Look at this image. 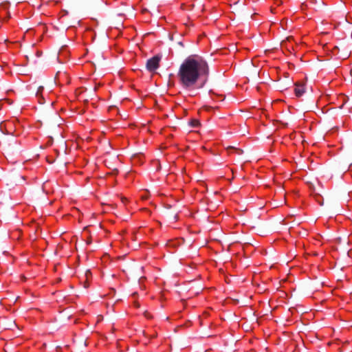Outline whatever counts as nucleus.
Wrapping results in <instances>:
<instances>
[{"mask_svg":"<svg viewBox=\"0 0 352 352\" xmlns=\"http://www.w3.org/2000/svg\"><path fill=\"white\" fill-rule=\"evenodd\" d=\"M161 57L159 56H155L151 58L148 59L146 63V68L149 72H155L160 65Z\"/></svg>","mask_w":352,"mask_h":352,"instance_id":"obj_2","label":"nucleus"},{"mask_svg":"<svg viewBox=\"0 0 352 352\" xmlns=\"http://www.w3.org/2000/svg\"><path fill=\"white\" fill-rule=\"evenodd\" d=\"M126 201V198H122V203H124V204Z\"/></svg>","mask_w":352,"mask_h":352,"instance_id":"obj_5","label":"nucleus"},{"mask_svg":"<svg viewBox=\"0 0 352 352\" xmlns=\"http://www.w3.org/2000/svg\"><path fill=\"white\" fill-rule=\"evenodd\" d=\"M43 87H39L38 91H37V93H36V95L38 96L40 94V93H41V91H43Z\"/></svg>","mask_w":352,"mask_h":352,"instance_id":"obj_4","label":"nucleus"},{"mask_svg":"<svg viewBox=\"0 0 352 352\" xmlns=\"http://www.w3.org/2000/svg\"><path fill=\"white\" fill-rule=\"evenodd\" d=\"M294 92L296 96H301L305 93L304 85L302 84L296 83L295 85Z\"/></svg>","mask_w":352,"mask_h":352,"instance_id":"obj_3","label":"nucleus"},{"mask_svg":"<svg viewBox=\"0 0 352 352\" xmlns=\"http://www.w3.org/2000/svg\"><path fill=\"white\" fill-rule=\"evenodd\" d=\"M208 73V63L203 58L190 56L179 66L177 74L178 83L185 91L193 92L205 85Z\"/></svg>","mask_w":352,"mask_h":352,"instance_id":"obj_1","label":"nucleus"}]
</instances>
